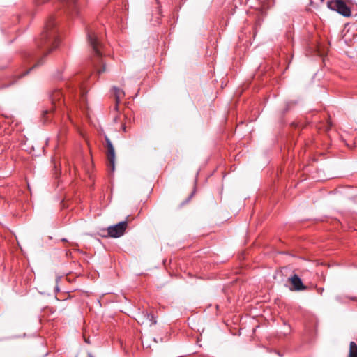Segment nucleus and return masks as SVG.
Here are the masks:
<instances>
[{"mask_svg": "<svg viewBox=\"0 0 357 357\" xmlns=\"http://www.w3.org/2000/svg\"><path fill=\"white\" fill-rule=\"evenodd\" d=\"M38 50L35 52H26L23 58L27 63L33 62V65L28 70L17 73L15 75L17 79L27 75L32 69L43 63L44 58L55 50L59 43L56 23L53 17L47 21L44 30L40 36L36 40Z\"/></svg>", "mask_w": 357, "mask_h": 357, "instance_id": "nucleus-1", "label": "nucleus"}, {"mask_svg": "<svg viewBox=\"0 0 357 357\" xmlns=\"http://www.w3.org/2000/svg\"><path fill=\"white\" fill-rule=\"evenodd\" d=\"M87 39L89 45L93 52V64L94 69L98 74H101L106 71V66L102 59V44L99 39L98 34L92 29L87 31Z\"/></svg>", "mask_w": 357, "mask_h": 357, "instance_id": "nucleus-2", "label": "nucleus"}, {"mask_svg": "<svg viewBox=\"0 0 357 357\" xmlns=\"http://www.w3.org/2000/svg\"><path fill=\"white\" fill-rule=\"evenodd\" d=\"M63 94L59 90L54 91L50 95V100L52 102V109L54 113H56L58 110L62 112L63 108L65 107L64 100H63ZM52 110L44 111L43 115H47L49 112H51Z\"/></svg>", "mask_w": 357, "mask_h": 357, "instance_id": "nucleus-3", "label": "nucleus"}, {"mask_svg": "<svg viewBox=\"0 0 357 357\" xmlns=\"http://www.w3.org/2000/svg\"><path fill=\"white\" fill-rule=\"evenodd\" d=\"M128 223L126 221H122L115 225L109 226L105 231L107 234L104 236H109L112 238H119L123 235L127 228Z\"/></svg>", "mask_w": 357, "mask_h": 357, "instance_id": "nucleus-4", "label": "nucleus"}, {"mask_svg": "<svg viewBox=\"0 0 357 357\" xmlns=\"http://www.w3.org/2000/svg\"><path fill=\"white\" fill-rule=\"evenodd\" d=\"M107 151V158L108 160V169L109 172H113L115 169V151L111 140L105 136Z\"/></svg>", "mask_w": 357, "mask_h": 357, "instance_id": "nucleus-5", "label": "nucleus"}, {"mask_svg": "<svg viewBox=\"0 0 357 357\" xmlns=\"http://www.w3.org/2000/svg\"><path fill=\"white\" fill-rule=\"evenodd\" d=\"M288 280L291 285L289 287V289L291 291H304V290L307 289V287L303 284L301 279L296 274H294V275H291V277H289L288 278Z\"/></svg>", "mask_w": 357, "mask_h": 357, "instance_id": "nucleus-6", "label": "nucleus"}, {"mask_svg": "<svg viewBox=\"0 0 357 357\" xmlns=\"http://www.w3.org/2000/svg\"><path fill=\"white\" fill-rule=\"evenodd\" d=\"M68 7L72 15H77L79 12L78 4L77 0H61Z\"/></svg>", "mask_w": 357, "mask_h": 357, "instance_id": "nucleus-7", "label": "nucleus"}, {"mask_svg": "<svg viewBox=\"0 0 357 357\" xmlns=\"http://www.w3.org/2000/svg\"><path fill=\"white\" fill-rule=\"evenodd\" d=\"M114 98H115V102H116L114 108L116 110H117L118 105H119V102H121V98L124 96V92L122 90H121L120 89L116 88V87H114Z\"/></svg>", "mask_w": 357, "mask_h": 357, "instance_id": "nucleus-8", "label": "nucleus"}, {"mask_svg": "<svg viewBox=\"0 0 357 357\" xmlns=\"http://www.w3.org/2000/svg\"><path fill=\"white\" fill-rule=\"evenodd\" d=\"M142 315L146 319V320L148 321L150 326L152 325H154L157 323L156 318L154 317L153 314L151 312H148L147 311H143Z\"/></svg>", "mask_w": 357, "mask_h": 357, "instance_id": "nucleus-9", "label": "nucleus"}, {"mask_svg": "<svg viewBox=\"0 0 357 357\" xmlns=\"http://www.w3.org/2000/svg\"><path fill=\"white\" fill-rule=\"evenodd\" d=\"M348 357H357V344L354 342H350Z\"/></svg>", "mask_w": 357, "mask_h": 357, "instance_id": "nucleus-10", "label": "nucleus"}, {"mask_svg": "<svg viewBox=\"0 0 357 357\" xmlns=\"http://www.w3.org/2000/svg\"><path fill=\"white\" fill-rule=\"evenodd\" d=\"M48 0H36V3L38 4L43 3L45 2H47Z\"/></svg>", "mask_w": 357, "mask_h": 357, "instance_id": "nucleus-11", "label": "nucleus"}, {"mask_svg": "<svg viewBox=\"0 0 357 357\" xmlns=\"http://www.w3.org/2000/svg\"><path fill=\"white\" fill-rule=\"evenodd\" d=\"M324 291V289L323 288H319L318 289V292L320 294H322Z\"/></svg>", "mask_w": 357, "mask_h": 357, "instance_id": "nucleus-12", "label": "nucleus"}, {"mask_svg": "<svg viewBox=\"0 0 357 357\" xmlns=\"http://www.w3.org/2000/svg\"><path fill=\"white\" fill-rule=\"evenodd\" d=\"M142 344H143V346H144V347H145V346H146V347H150V346H149V344H147V343H146V342H144V340H142Z\"/></svg>", "mask_w": 357, "mask_h": 357, "instance_id": "nucleus-13", "label": "nucleus"}, {"mask_svg": "<svg viewBox=\"0 0 357 357\" xmlns=\"http://www.w3.org/2000/svg\"><path fill=\"white\" fill-rule=\"evenodd\" d=\"M194 193H195V191L193 192H192V194L190 195V197H188L187 202H188L191 199V197L193 196Z\"/></svg>", "mask_w": 357, "mask_h": 357, "instance_id": "nucleus-14", "label": "nucleus"}, {"mask_svg": "<svg viewBox=\"0 0 357 357\" xmlns=\"http://www.w3.org/2000/svg\"><path fill=\"white\" fill-rule=\"evenodd\" d=\"M122 128L124 132H126V128L125 125H123Z\"/></svg>", "mask_w": 357, "mask_h": 357, "instance_id": "nucleus-15", "label": "nucleus"}, {"mask_svg": "<svg viewBox=\"0 0 357 357\" xmlns=\"http://www.w3.org/2000/svg\"><path fill=\"white\" fill-rule=\"evenodd\" d=\"M85 342H86V343H89V340H88V339H85Z\"/></svg>", "mask_w": 357, "mask_h": 357, "instance_id": "nucleus-16", "label": "nucleus"}, {"mask_svg": "<svg viewBox=\"0 0 357 357\" xmlns=\"http://www.w3.org/2000/svg\"><path fill=\"white\" fill-rule=\"evenodd\" d=\"M153 341H154L155 343H157V342H158V341H157V340H156L155 338H153Z\"/></svg>", "mask_w": 357, "mask_h": 357, "instance_id": "nucleus-17", "label": "nucleus"}]
</instances>
